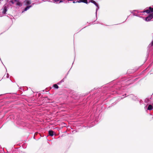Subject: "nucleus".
Listing matches in <instances>:
<instances>
[{
  "label": "nucleus",
  "mask_w": 153,
  "mask_h": 153,
  "mask_svg": "<svg viewBox=\"0 0 153 153\" xmlns=\"http://www.w3.org/2000/svg\"><path fill=\"white\" fill-rule=\"evenodd\" d=\"M31 3L29 1H26L25 5L27 6V7L25 8L24 11H27L32 6L31 5H29Z\"/></svg>",
  "instance_id": "f257e3e1"
},
{
  "label": "nucleus",
  "mask_w": 153,
  "mask_h": 153,
  "mask_svg": "<svg viewBox=\"0 0 153 153\" xmlns=\"http://www.w3.org/2000/svg\"><path fill=\"white\" fill-rule=\"evenodd\" d=\"M153 18V13H151L147 17L144 18H143V19H145V20L147 21H150L152 18Z\"/></svg>",
  "instance_id": "f03ea898"
},
{
  "label": "nucleus",
  "mask_w": 153,
  "mask_h": 153,
  "mask_svg": "<svg viewBox=\"0 0 153 153\" xmlns=\"http://www.w3.org/2000/svg\"><path fill=\"white\" fill-rule=\"evenodd\" d=\"M90 2L91 3H93L95 5V6L97 7V8H96V15H97V11L99 9V7H98V4L94 0H91L90 1Z\"/></svg>",
  "instance_id": "7ed1b4c3"
},
{
  "label": "nucleus",
  "mask_w": 153,
  "mask_h": 153,
  "mask_svg": "<svg viewBox=\"0 0 153 153\" xmlns=\"http://www.w3.org/2000/svg\"><path fill=\"white\" fill-rule=\"evenodd\" d=\"M153 12V8L151 7H149V9L146 10L145 11L143 12H146L147 13H150Z\"/></svg>",
  "instance_id": "20e7f679"
},
{
  "label": "nucleus",
  "mask_w": 153,
  "mask_h": 153,
  "mask_svg": "<svg viewBox=\"0 0 153 153\" xmlns=\"http://www.w3.org/2000/svg\"><path fill=\"white\" fill-rule=\"evenodd\" d=\"M7 7L6 6H4L3 7L2 11V13L3 14H5L7 11Z\"/></svg>",
  "instance_id": "39448f33"
},
{
  "label": "nucleus",
  "mask_w": 153,
  "mask_h": 153,
  "mask_svg": "<svg viewBox=\"0 0 153 153\" xmlns=\"http://www.w3.org/2000/svg\"><path fill=\"white\" fill-rule=\"evenodd\" d=\"M79 1H80L81 2H83L86 4L88 3V1L87 0H78Z\"/></svg>",
  "instance_id": "423d86ee"
},
{
  "label": "nucleus",
  "mask_w": 153,
  "mask_h": 153,
  "mask_svg": "<svg viewBox=\"0 0 153 153\" xmlns=\"http://www.w3.org/2000/svg\"><path fill=\"white\" fill-rule=\"evenodd\" d=\"M49 134L50 136H53V132L52 131H49Z\"/></svg>",
  "instance_id": "0eeeda50"
},
{
  "label": "nucleus",
  "mask_w": 153,
  "mask_h": 153,
  "mask_svg": "<svg viewBox=\"0 0 153 153\" xmlns=\"http://www.w3.org/2000/svg\"><path fill=\"white\" fill-rule=\"evenodd\" d=\"M68 1H73V3H80V1H79L78 0H68Z\"/></svg>",
  "instance_id": "6e6552de"
},
{
  "label": "nucleus",
  "mask_w": 153,
  "mask_h": 153,
  "mask_svg": "<svg viewBox=\"0 0 153 153\" xmlns=\"http://www.w3.org/2000/svg\"><path fill=\"white\" fill-rule=\"evenodd\" d=\"M152 106L151 105H149L148 107V109L151 110L152 109Z\"/></svg>",
  "instance_id": "1a4fd4ad"
},
{
  "label": "nucleus",
  "mask_w": 153,
  "mask_h": 153,
  "mask_svg": "<svg viewBox=\"0 0 153 153\" xmlns=\"http://www.w3.org/2000/svg\"><path fill=\"white\" fill-rule=\"evenodd\" d=\"M16 5L17 6H22V3L18 1L16 3Z\"/></svg>",
  "instance_id": "9d476101"
},
{
  "label": "nucleus",
  "mask_w": 153,
  "mask_h": 153,
  "mask_svg": "<svg viewBox=\"0 0 153 153\" xmlns=\"http://www.w3.org/2000/svg\"><path fill=\"white\" fill-rule=\"evenodd\" d=\"M53 87L56 88H59L58 86L56 85V84H54L53 85Z\"/></svg>",
  "instance_id": "9b49d317"
},
{
  "label": "nucleus",
  "mask_w": 153,
  "mask_h": 153,
  "mask_svg": "<svg viewBox=\"0 0 153 153\" xmlns=\"http://www.w3.org/2000/svg\"><path fill=\"white\" fill-rule=\"evenodd\" d=\"M60 0H53L54 2H57L58 1H59Z\"/></svg>",
  "instance_id": "f8f14e48"
},
{
  "label": "nucleus",
  "mask_w": 153,
  "mask_h": 153,
  "mask_svg": "<svg viewBox=\"0 0 153 153\" xmlns=\"http://www.w3.org/2000/svg\"><path fill=\"white\" fill-rule=\"evenodd\" d=\"M64 1L63 0H60L59 3H60L63 2Z\"/></svg>",
  "instance_id": "ddd939ff"
},
{
  "label": "nucleus",
  "mask_w": 153,
  "mask_h": 153,
  "mask_svg": "<svg viewBox=\"0 0 153 153\" xmlns=\"http://www.w3.org/2000/svg\"><path fill=\"white\" fill-rule=\"evenodd\" d=\"M134 15L135 16H137V15L135 13H134Z\"/></svg>",
  "instance_id": "4468645a"
},
{
  "label": "nucleus",
  "mask_w": 153,
  "mask_h": 153,
  "mask_svg": "<svg viewBox=\"0 0 153 153\" xmlns=\"http://www.w3.org/2000/svg\"><path fill=\"white\" fill-rule=\"evenodd\" d=\"M63 81H63V80H62L61 81V82H63Z\"/></svg>",
  "instance_id": "2eb2a0df"
},
{
  "label": "nucleus",
  "mask_w": 153,
  "mask_h": 153,
  "mask_svg": "<svg viewBox=\"0 0 153 153\" xmlns=\"http://www.w3.org/2000/svg\"><path fill=\"white\" fill-rule=\"evenodd\" d=\"M135 12H137V11H135Z\"/></svg>",
  "instance_id": "dca6fc26"
}]
</instances>
